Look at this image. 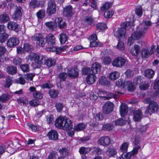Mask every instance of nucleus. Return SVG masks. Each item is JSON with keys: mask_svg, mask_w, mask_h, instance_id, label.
I'll return each instance as SVG.
<instances>
[{"mask_svg": "<svg viewBox=\"0 0 159 159\" xmlns=\"http://www.w3.org/2000/svg\"><path fill=\"white\" fill-rule=\"evenodd\" d=\"M101 67V64L98 62L92 64L91 69L89 67H84L82 70L83 73L85 75H90L92 73L96 74L99 72Z\"/></svg>", "mask_w": 159, "mask_h": 159, "instance_id": "nucleus-1", "label": "nucleus"}, {"mask_svg": "<svg viewBox=\"0 0 159 159\" xmlns=\"http://www.w3.org/2000/svg\"><path fill=\"white\" fill-rule=\"evenodd\" d=\"M33 41H37L38 45L42 47H44L46 44L47 43L46 39H45L42 35L40 34H37L32 37Z\"/></svg>", "mask_w": 159, "mask_h": 159, "instance_id": "nucleus-2", "label": "nucleus"}, {"mask_svg": "<svg viewBox=\"0 0 159 159\" xmlns=\"http://www.w3.org/2000/svg\"><path fill=\"white\" fill-rule=\"evenodd\" d=\"M158 105L155 101L152 102L150 104H149L145 110V114H149L151 115L157 111L158 108Z\"/></svg>", "mask_w": 159, "mask_h": 159, "instance_id": "nucleus-3", "label": "nucleus"}, {"mask_svg": "<svg viewBox=\"0 0 159 159\" xmlns=\"http://www.w3.org/2000/svg\"><path fill=\"white\" fill-rule=\"evenodd\" d=\"M33 58L34 59V61L33 64L35 68L40 67L42 64L43 60L45 59L42 55L36 54H34L33 56Z\"/></svg>", "mask_w": 159, "mask_h": 159, "instance_id": "nucleus-4", "label": "nucleus"}, {"mask_svg": "<svg viewBox=\"0 0 159 159\" xmlns=\"http://www.w3.org/2000/svg\"><path fill=\"white\" fill-rule=\"evenodd\" d=\"M147 32V27H140L139 29L137 30L134 31L131 34L132 36L134 38V39L138 40L140 39L142 36Z\"/></svg>", "mask_w": 159, "mask_h": 159, "instance_id": "nucleus-5", "label": "nucleus"}, {"mask_svg": "<svg viewBox=\"0 0 159 159\" xmlns=\"http://www.w3.org/2000/svg\"><path fill=\"white\" fill-rule=\"evenodd\" d=\"M56 4L54 0H50L48 3L47 13L49 16L55 13L56 12Z\"/></svg>", "mask_w": 159, "mask_h": 159, "instance_id": "nucleus-6", "label": "nucleus"}, {"mask_svg": "<svg viewBox=\"0 0 159 159\" xmlns=\"http://www.w3.org/2000/svg\"><path fill=\"white\" fill-rule=\"evenodd\" d=\"M122 25L123 27L118 28L116 30L114 31V36L118 38L122 37L125 34L127 25L125 23H123Z\"/></svg>", "mask_w": 159, "mask_h": 159, "instance_id": "nucleus-7", "label": "nucleus"}, {"mask_svg": "<svg viewBox=\"0 0 159 159\" xmlns=\"http://www.w3.org/2000/svg\"><path fill=\"white\" fill-rule=\"evenodd\" d=\"M111 142V139L108 136L101 137L98 141V144L103 147L108 146L110 144Z\"/></svg>", "mask_w": 159, "mask_h": 159, "instance_id": "nucleus-8", "label": "nucleus"}, {"mask_svg": "<svg viewBox=\"0 0 159 159\" xmlns=\"http://www.w3.org/2000/svg\"><path fill=\"white\" fill-rule=\"evenodd\" d=\"M125 58L119 57L114 59L112 61V65L115 66L121 67L125 65Z\"/></svg>", "mask_w": 159, "mask_h": 159, "instance_id": "nucleus-9", "label": "nucleus"}, {"mask_svg": "<svg viewBox=\"0 0 159 159\" xmlns=\"http://www.w3.org/2000/svg\"><path fill=\"white\" fill-rule=\"evenodd\" d=\"M114 107L113 104L110 102L108 101L104 104L103 107V112L106 114H108L112 112Z\"/></svg>", "mask_w": 159, "mask_h": 159, "instance_id": "nucleus-10", "label": "nucleus"}, {"mask_svg": "<svg viewBox=\"0 0 159 159\" xmlns=\"http://www.w3.org/2000/svg\"><path fill=\"white\" fill-rule=\"evenodd\" d=\"M75 13V11L70 5L66 6L63 9V14L65 16L71 17Z\"/></svg>", "mask_w": 159, "mask_h": 159, "instance_id": "nucleus-11", "label": "nucleus"}, {"mask_svg": "<svg viewBox=\"0 0 159 159\" xmlns=\"http://www.w3.org/2000/svg\"><path fill=\"white\" fill-rule=\"evenodd\" d=\"M22 11L23 9L21 7H17L13 15V18L16 20H20L22 16Z\"/></svg>", "mask_w": 159, "mask_h": 159, "instance_id": "nucleus-12", "label": "nucleus"}, {"mask_svg": "<svg viewBox=\"0 0 159 159\" xmlns=\"http://www.w3.org/2000/svg\"><path fill=\"white\" fill-rule=\"evenodd\" d=\"M64 125L62 129L68 130L73 128V124L70 120L65 116V120L63 121Z\"/></svg>", "mask_w": 159, "mask_h": 159, "instance_id": "nucleus-13", "label": "nucleus"}, {"mask_svg": "<svg viewBox=\"0 0 159 159\" xmlns=\"http://www.w3.org/2000/svg\"><path fill=\"white\" fill-rule=\"evenodd\" d=\"M67 74L68 76L74 78L79 75V70L76 68H71L68 70Z\"/></svg>", "mask_w": 159, "mask_h": 159, "instance_id": "nucleus-14", "label": "nucleus"}, {"mask_svg": "<svg viewBox=\"0 0 159 159\" xmlns=\"http://www.w3.org/2000/svg\"><path fill=\"white\" fill-rule=\"evenodd\" d=\"M46 41L48 46L53 47L55 44V37L52 34H49L47 36Z\"/></svg>", "mask_w": 159, "mask_h": 159, "instance_id": "nucleus-15", "label": "nucleus"}, {"mask_svg": "<svg viewBox=\"0 0 159 159\" xmlns=\"http://www.w3.org/2000/svg\"><path fill=\"white\" fill-rule=\"evenodd\" d=\"M19 43V39L16 37H12L9 39L7 43V46L10 48L17 45Z\"/></svg>", "mask_w": 159, "mask_h": 159, "instance_id": "nucleus-16", "label": "nucleus"}, {"mask_svg": "<svg viewBox=\"0 0 159 159\" xmlns=\"http://www.w3.org/2000/svg\"><path fill=\"white\" fill-rule=\"evenodd\" d=\"M67 48L68 46H67L57 48L53 46L52 48H47V50L50 51H55L57 54H59L61 52L65 51Z\"/></svg>", "mask_w": 159, "mask_h": 159, "instance_id": "nucleus-17", "label": "nucleus"}, {"mask_svg": "<svg viewBox=\"0 0 159 159\" xmlns=\"http://www.w3.org/2000/svg\"><path fill=\"white\" fill-rule=\"evenodd\" d=\"M47 136L49 139L56 140L58 139V134L54 130H52L49 131Z\"/></svg>", "mask_w": 159, "mask_h": 159, "instance_id": "nucleus-18", "label": "nucleus"}, {"mask_svg": "<svg viewBox=\"0 0 159 159\" xmlns=\"http://www.w3.org/2000/svg\"><path fill=\"white\" fill-rule=\"evenodd\" d=\"M65 120V117H59L56 119L55 121V125L56 126L60 129L63 128V125L64 123L63 121Z\"/></svg>", "mask_w": 159, "mask_h": 159, "instance_id": "nucleus-19", "label": "nucleus"}, {"mask_svg": "<svg viewBox=\"0 0 159 159\" xmlns=\"http://www.w3.org/2000/svg\"><path fill=\"white\" fill-rule=\"evenodd\" d=\"M7 27L9 29L14 30L16 32L19 31L18 25L13 21H10L7 24Z\"/></svg>", "mask_w": 159, "mask_h": 159, "instance_id": "nucleus-20", "label": "nucleus"}, {"mask_svg": "<svg viewBox=\"0 0 159 159\" xmlns=\"http://www.w3.org/2000/svg\"><path fill=\"white\" fill-rule=\"evenodd\" d=\"M143 114L140 110L135 111L134 113V120L135 122L139 121L141 119Z\"/></svg>", "mask_w": 159, "mask_h": 159, "instance_id": "nucleus-21", "label": "nucleus"}, {"mask_svg": "<svg viewBox=\"0 0 159 159\" xmlns=\"http://www.w3.org/2000/svg\"><path fill=\"white\" fill-rule=\"evenodd\" d=\"M56 22L60 29L64 28L66 26V22L61 17H58L56 19Z\"/></svg>", "mask_w": 159, "mask_h": 159, "instance_id": "nucleus-22", "label": "nucleus"}, {"mask_svg": "<svg viewBox=\"0 0 159 159\" xmlns=\"http://www.w3.org/2000/svg\"><path fill=\"white\" fill-rule=\"evenodd\" d=\"M128 108L126 104H122L120 107V111L121 116L123 117L126 116L128 112Z\"/></svg>", "mask_w": 159, "mask_h": 159, "instance_id": "nucleus-23", "label": "nucleus"}, {"mask_svg": "<svg viewBox=\"0 0 159 159\" xmlns=\"http://www.w3.org/2000/svg\"><path fill=\"white\" fill-rule=\"evenodd\" d=\"M95 74L92 73L87 76L86 78V81L88 84H93L95 82L96 77L95 76Z\"/></svg>", "mask_w": 159, "mask_h": 159, "instance_id": "nucleus-24", "label": "nucleus"}, {"mask_svg": "<svg viewBox=\"0 0 159 159\" xmlns=\"http://www.w3.org/2000/svg\"><path fill=\"white\" fill-rule=\"evenodd\" d=\"M55 63L56 60L54 58H49L45 60V64L49 68L55 65Z\"/></svg>", "mask_w": 159, "mask_h": 159, "instance_id": "nucleus-25", "label": "nucleus"}, {"mask_svg": "<svg viewBox=\"0 0 159 159\" xmlns=\"http://www.w3.org/2000/svg\"><path fill=\"white\" fill-rule=\"evenodd\" d=\"M140 46L137 44L135 45L131 50V52L134 56H137L140 53Z\"/></svg>", "mask_w": 159, "mask_h": 159, "instance_id": "nucleus-26", "label": "nucleus"}, {"mask_svg": "<svg viewBox=\"0 0 159 159\" xmlns=\"http://www.w3.org/2000/svg\"><path fill=\"white\" fill-rule=\"evenodd\" d=\"M155 74L154 70L151 69L146 70L144 73L145 76L148 78L151 79L153 76Z\"/></svg>", "mask_w": 159, "mask_h": 159, "instance_id": "nucleus-27", "label": "nucleus"}, {"mask_svg": "<svg viewBox=\"0 0 159 159\" xmlns=\"http://www.w3.org/2000/svg\"><path fill=\"white\" fill-rule=\"evenodd\" d=\"M45 25H46L47 27L48 28L49 30L51 31L54 30L56 29L57 27L56 23L53 22H46L45 23Z\"/></svg>", "mask_w": 159, "mask_h": 159, "instance_id": "nucleus-28", "label": "nucleus"}, {"mask_svg": "<svg viewBox=\"0 0 159 159\" xmlns=\"http://www.w3.org/2000/svg\"><path fill=\"white\" fill-rule=\"evenodd\" d=\"M93 148H92L81 147L79 150V152L80 154L85 155L89 152Z\"/></svg>", "mask_w": 159, "mask_h": 159, "instance_id": "nucleus-29", "label": "nucleus"}, {"mask_svg": "<svg viewBox=\"0 0 159 159\" xmlns=\"http://www.w3.org/2000/svg\"><path fill=\"white\" fill-rule=\"evenodd\" d=\"M9 20L8 15L6 14H3L0 15V23H4Z\"/></svg>", "mask_w": 159, "mask_h": 159, "instance_id": "nucleus-30", "label": "nucleus"}, {"mask_svg": "<svg viewBox=\"0 0 159 159\" xmlns=\"http://www.w3.org/2000/svg\"><path fill=\"white\" fill-rule=\"evenodd\" d=\"M116 151L114 148H109L106 151V154L109 157L113 156L116 154Z\"/></svg>", "mask_w": 159, "mask_h": 159, "instance_id": "nucleus-31", "label": "nucleus"}, {"mask_svg": "<svg viewBox=\"0 0 159 159\" xmlns=\"http://www.w3.org/2000/svg\"><path fill=\"white\" fill-rule=\"evenodd\" d=\"M120 76V73L117 71H114L110 73L109 75V78L112 80L117 79Z\"/></svg>", "mask_w": 159, "mask_h": 159, "instance_id": "nucleus-32", "label": "nucleus"}, {"mask_svg": "<svg viewBox=\"0 0 159 159\" xmlns=\"http://www.w3.org/2000/svg\"><path fill=\"white\" fill-rule=\"evenodd\" d=\"M126 81L123 79H119L116 83V85L121 88H126Z\"/></svg>", "mask_w": 159, "mask_h": 159, "instance_id": "nucleus-33", "label": "nucleus"}, {"mask_svg": "<svg viewBox=\"0 0 159 159\" xmlns=\"http://www.w3.org/2000/svg\"><path fill=\"white\" fill-rule=\"evenodd\" d=\"M99 80L100 84L104 85H107L110 84L109 81L104 76L101 77L99 79Z\"/></svg>", "mask_w": 159, "mask_h": 159, "instance_id": "nucleus-34", "label": "nucleus"}, {"mask_svg": "<svg viewBox=\"0 0 159 159\" xmlns=\"http://www.w3.org/2000/svg\"><path fill=\"white\" fill-rule=\"evenodd\" d=\"M7 69V72L10 74L12 75L16 74L17 72V69L15 66H8Z\"/></svg>", "mask_w": 159, "mask_h": 159, "instance_id": "nucleus-35", "label": "nucleus"}, {"mask_svg": "<svg viewBox=\"0 0 159 159\" xmlns=\"http://www.w3.org/2000/svg\"><path fill=\"white\" fill-rule=\"evenodd\" d=\"M85 127V125L84 123H79L74 126V129L76 131H80L83 130Z\"/></svg>", "mask_w": 159, "mask_h": 159, "instance_id": "nucleus-36", "label": "nucleus"}, {"mask_svg": "<svg viewBox=\"0 0 159 159\" xmlns=\"http://www.w3.org/2000/svg\"><path fill=\"white\" fill-rule=\"evenodd\" d=\"M59 39L61 44H64L67 39L66 34L64 33L61 34L59 35Z\"/></svg>", "mask_w": 159, "mask_h": 159, "instance_id": "nucleus-37", "label": "nucleus"}, {"mask_svg": "<svg viewBox=\"0 0 159 159\" xmlns=\"http://www.w3.org/2000/svg\"><path fill=\"white\" fill-rule=\"evenodd\" d=\"M40 5L39 2L37 0H31L30 3V7L33 8L38 7Z\"/></svg>", "mask_w": 159, "mask_h": 159, "instance_id": "nucleus-38", "label": "nucleus"}, {"mask_svg": "<svg viewBox=\"0 0 159 159\" xmlns=\"http://www.w3.org/2000/svg\"><path fill=\"white\" fill-rule=\"evenodd\" d=\"M129 143L128 142H125L122 143L120 147V149L123 153L125 152L127 150Z\"/></svg>", "mask_w": 159, "mask_h": 159, "instance_id": "nucleus-39", "label": "nucleus"}, {"mask_svg": "<svg viewBox=\"0 0 159 159\" xmlns=\"http://www.w3.org/2000/svg\"><path fill=\"white\" fill-rule=\"evenodd\" d=\"M126 87L128 89L129 91L132 92L135 90V87L132 83L130 81H127Z\"/></svg>", "mask_w": 159, "mask_h": 159, "instance_id": "nucleus-40", "label": "nucleus"}, {"mask_svg": "<svg viewBox=\"0 0 159 159\" xmlns=\"http://www.w3.org/2000/svg\"><path fill=\"white\" fill-rule=\"evenodd\" d=\"M6 84L4 85V87L8 88L12 84V78L9 76L7 77L6 79Z\"/></svg>", "mask_w": 159, "mask_h": 159, "instance_id": "nucleus-41", "label": "nucleus"}, {"mask_svg": "<svg viewBox=\"0 0 159 159\" xmlns=\"http://www.w3.org/2000/svg\"><path fill=\"white\" fill-rule=\"evenodd\" d=\"M33 47L28 43L24 44L23 49L25 51L27 52H31L33 49Z\"/></svg>", "mask_w": 159, "mask_h": 159, "instance_id": "nucleus-42", "label": "nucleus"}, {"mask_svg": "<svg viewBox=\"0 0 159 159\" xmlns=\"http://www.w3.org/2000/svg\"><path fill=\"white\" fill-rule=\"evenodd\" d=\"M112 4L110 2H107L104 4L101 8L102 11H104L105 10L109 9L111 7Z\"/></svg>", "mask_w": 159, "mask_h": 159, "instance_id": "nucleus-43", "label": "nucleus"}, {"mask_svg": "<svg viewBox=\"0 0 159 159\" xmlns=\"http://www.w3.org/2000/svg\"><path fill=\"white\" fill-rule=\"evenodd\" d=\"M33 96L34 98L40 99L43 98V94L41 92L36 91L33 92Z\"/></svg>", "mask_w": 159, "mask_h": 159, "instance_id": "nucleus-44", "label": "nucleus"}, {"mask_svg": "<svg viewBox=\"0 0 159 159\" xmlns=\"http://www.w3.org/2000/svg\"><path fill=\"white\" fill-rule=\"evenodd\" d=\"M8 37V34L4 33L0 35V43H4Z\"/></svg>", "mask_w": 159, "mask_h": 159, "instance_id": "nucleus-45", "label": "nucleus"}, {"mask_svg": "<svg viewBox=\"0 0 159 159\" xmlns=\"http://www.w3.org/2000/svg\"><path fill=\"white\" fill-rule=\"evenodd\" d=\"M9 98V95L7 94H4L0 97V101L4 102L8 100Z\"/></svg>", "mask_w": 159, "mask_h": 159, "instance_id": "nucleus-46", "label": "nucleus"}, {"mask_svg": "<svg viewBox=\"0 0 159 159\" xmlns=\"http://www.w3.org/2000/svg\"><path fill=\"white\" fill-rule=\"evenodd\" d=\"M147 129V127L146 126H141L140 128H138L136 130V132L139 134H141L145 132Z\"/></svg>", "mask_w": 159, "mask_h": 159, "instance_id": "nucleus-47", "label": "nucleus"}, {"mask_svg": "<svg viewBox=\"0 0 159 159\" xmlns=\"http://www.w3.org/2000/svg\"><path fill=\"white\" fill-rule=\"evenodd\" d=\"M29 103L31 106L36 107L39 105L40 102L37 99H33L30 101Z\"/></svg>", "mask_w": 159, "mask_h": 159, "instance_id": "nucleus-48", "label": "nucleus"}, {"mask_svg": "<svg viewBox=\"0 0 159 159\" xmlns=\"http://www.w3.org/2000/svg\"><path fill=\"white\" fill-rule=\"evenodd\" d=\"M84 21L88 24L91 25L93 23V20L92 17L89 16H85L84 17Z\"/></svg>", "mask_w": 159, "mask_h": 159, "instance_id": "nucleus-49", "label": "nucleus"}, {"mask_svg": "<svg viewBox=\"0 0 159 159\" xmlns=\"http://www.w3.org/2000/svg\"><path fill=\"white\" fill-rule=\"evenodd\" d=\"M51 98H55L57 97L58 95V92L54 89L50 90L49 92Z\"/></svg>", "mask_w": 159, "mask_h": 159, "instance_id": "nucleus-50", "label": "nucleus"}, {"mask_svg": "<svg viewBox=\"0 0 159 159\" xmlns=\"http://www.w3.org/2000/svg\"><path fill=\"white\" fill-rule=\"evenodd\" d=\"M140 146H138L134 148L132 151L129 152V153L130 154L131 157L137 153L138 151L140 149Z\"/></svg>", "mask_w": 159, "mask_h": 159, "instance_id": "nucleus-51", "label": "nucleus"}, {"mask_svg": "<svg viewBox=\"0 0 159 159\" xmlns=\"http://www.w3.org/2000/svg\"><path fill=\"white\" fill-rule=\"evenodd\" d=\"M41 86L42 88L43 89H50L52 87V85L51 84L50 81L48 80L47 82L43 84Z\"/></svg>", "mask_w": 159, "mask_h": 159, "instance_id": "nucleus-52", "label": "nucleus"}, {"mask_svg": "<svg viewBox=\"0 0 159 159\" xmlns=\"http://www.w3.org/2000/svg\"><path fill=\"white\" fill-rule=\"evenodd\" d=\"M96 26L98 29L101 30H105L107 27L106 25L103 23H101L97 24Z\"/></svg>", "mask_w": 159, "mask_h": 159, "instance_id": "nucleus-53", "label": "nucleus"}, {"mask_svg": "<svg viewBox=\"0 0 159 159\" xmlns=\"http://www.w3.org/2000/svg\"><path fill=\"white\" fill-rule=\"evenodd\" d=\"M136 14L139 16H141L143 14L142 9L141 6H137L136 8Z\"/></svg>", "mask_w": 159, "mask_h": 159, "instance_id": "nucleus-54", "label": "nucleus"}, {"mask_svg": "<svg viewBox=\"0 0 159 159\" xmlns=\"http://www.w3.org/2000/svg\"><path fill=\"white\" fill-rule=\"evenodd\" d=\"M21 69L24 72H27L29 71L30 67L28 64H24L20 66Z\"/></svg>", "mask_w": 159, "mask_h": 159, "instance_id": "nucleus-55", "label": "nucleus"}, {"mask_svg": "<svg viewBox=\"0 0 159 159\" xmlns=\"http://www.w3.org/2000/svg\"><path fill=\"white\" fill-rule=\"evenodd\" d=\"M55 107L56 108L57 111L60 112L62 111L64 106L62 103L57 102L56 104Z\"/></svg>", "mask_w": 159, "mask_h": 159, "instance_id": "nucleus-56", "label": "nucleus"}, {"mask_svg": "<svg viewBox=\"0 0 159 159\" xmlns=\"http://www.w3.org/2000/svg\"><path fill=\"white\" fill-rule=\"evenodd\" d=\"M59 152L61 155L63 156L68 155L69 153L68 150L66 148H62L59 149Z\"/></svg>", "mask_w": 159, "mask_h": 159, "instance_id": "nucleus-57", "label": "nucleus"}, {"mask_svg": "<svg viewBox=\"0 0 159 159\" xmlns=\"http://www.w3.org/2000/svg\"><path fill=\"white\" fill-rule=\"evenodd\" d=\"M131 157L130 154L128 152L123 153L117 159H130Z\"/></svg>", "mask_w": 159, "mask_h": 159, "instance_id": "nucleus-58", "label": "nucleus"}, {"mask_svg": "<svg viewBox=\"0 0 159 159\" xmlns=\"http://www.w3.org/2000/svg\"><path fill=\"white\" fill-rule=\"evenodd\" d=\"M45 14V11L43 10H40L36 13L37 17L40 19H43L44 17Z\"/></svg>", "mask_w": 159, "mask_h": 159, "instance_id": "nucleus-59", "label": "nucleus"}, {"mask_svg": "<svg viewBox=\"0 0 159 159\" xmlns=\"http://www.w3.org/2000/svg\"><path fill=\"white\" fill-rule=\"evenodd\" d=\"M47 122L48 124H52L53 122L54 117L52 115H48L46 116Z\"/></svg>", "mask_w": 159, "mask_h": 159, "instance_id": "nucleus-60", "label": "nucleus"}, {"mask_svg": "<svg viewBox=\"0 0 159 159\" xmlns=\"http://www.w3.org/2000/svg\"><path fill=\"white\" fill-rule=\"evenodd\" d=\"M116 47L118 49L121 50H124L125 48L124 44L123 42L121 41H120V40H118V43Z\"/></svg>", "mask_w": 159, "mask_h": 159, "instance_id": "nucleus-61", "label": "nucleus"}, {"mask_svg": "<svg viewBox=\"0 0 159 159\" xmlns=\"http://www.w3.org/2000/svg\"><path fill=\"white\" fill-rule=\"evenodd\" d=\"M67 77V74L64 72H62L59 74L58 78L61 81H65Z\"/></svg>", "mask_w": 159, "mask_h": 159, "instance_id": "nucleus-62", "label": "nucleus"}, {"mask_svg": "<svg viewBox=\"0 0 159 159\" xmlns=\"http://www.w3.org/2000/svg\"><path fill=\"white\" fill-rule=\"evenodd\" d=\"M35 76L34 74L28 73L24 75V78L28 80L32 81L34 77Z\"/></svg>", "mask_w": 159, "mask_h": 159, "instance_id": "nucleus-63", "label": "nucleus"}, {"mask_svg": "<svg viewBox=\"0 0 159 159\" xmlns=\"http://www.w3.org/2000/svg\"><path fill=\"white\" fill-rule=\"evenodd\" d=\"M125 122V120L121 118H120L116 120L115 121V123L116 125L120 126H122L124 125Z\"/></svg>", "mask_w": 159, "mask_h": 159, "instance_id": "nucleus-64", "label": "nucleus"}]
</instances>
